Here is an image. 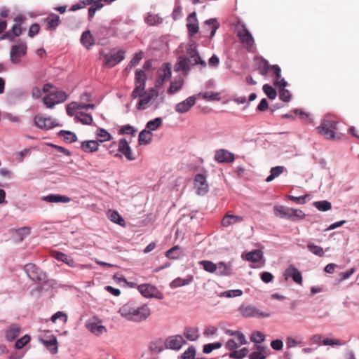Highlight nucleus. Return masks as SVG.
<instances>
[{
    "mask_svg": "<svg viewBox=\"0 0 359 359\" xmlns=\"http://www.w3.org/2000/svg\"><path fill=\"white\" fill-rule=\"evenodd\" d=\"M273 210L276 216L290 219L292 221L303 219L305 217V214L301 210L287 208L283 205L275 206Z\"/></svg>",
    "mask_w": 359,
    "mask_h": 359,
    "instance_id": "1",
    "label": "nucleus"
},
{
    "mask_svg": "<svg viewBox=\"0 0 359 359\" xmlns=\"http://www.w3.org/2000/svg\"><path fill=\"white\" fill-rule=\"evenodd\" d=\"M338 122L332 118L324 119L316 128L318 133L329 140L335 139L334 130L337 128Z\"/></svg>",
    "mask_w": 359,
    "mask_h": 359,
    "instance_id": "2",
    "label": "nucleus"
},
{
    "mask_svg": "<svg viewBox=\"0 0 359 359\" xmlns=\"http://www.w3.org/2000/svg\"><path fill=\"white\" fill-rule=\"evenodd\" d=\"M237 36L242 45L249 52H254L255 49L254 38L244 25L238 28Z\"/></svg>",
    "mask_w": 359,
    "mask_h": 359,
    "instance_id": "3",
    "label": "nucleus"
},
{
    "mask_svg": "<svg viewBox=\"0 0 359 359\" xmlns=\"http://www.w3.org/2000/svg\"><path fill=\"white\" fill-rule=\"evenodd\" d=\"M67 99V95L65 91L54 90L43 98V102L48 108H53L55 104L64 102Z\"/></svg>",
    "mask_w": 359,
    "mask_h": 359,
    "instance_id": "4",
    "label": "nucleus"
},
{
    "mask_svg": "<svg viewBox=\"0 0 359 359\" xmlns=\"http://www.w3.org/2000/svg\"><path fill=\"white\" fill-rule=\"evenodd\" d=\"M187 54L191 59V65H201L203 67L206 66V62L203 60L196 49V43L194 41L189 42L187 46Z\"/></svg>",
    "mask_w": 359,
    "mask_h": 359,
    "instance_id": "5",
    "label": "nucleus"
},
{
    "mask_svg": "<svg viewBox=\"0 0 359 359\" xmlns=\"http://www.w3.org/2000/svg\"><path fill=\"white\" fill-rule=\"evenodd\" d=\"M227 333L231 336H234L236 339H229L226 341L225 346L226 348L230 351H233L237 348L240 347L241 345L245 344L247 341L245 338V336L243 333L238 331H227Z\"/></svg>",
    "mask_w": 359,
    "mask_h": 359,
    "instance_id": "6",
    "label": "nucleus"
},
{
    "mask_svg": "<svg viewBox=\"0 0 359 359\" xmlns=\"http://www.w3.org/2000/svg\"><path fill=\"white\" fill-rule=\"evenodd\" d=\"M125 50H120L115 53L106 54L104 56V65L111 68L125 59Z\"/></svg>",
    "mask_w": 359,
    "mask_h": 359,
    "instance_id": "7",
    "label": "nucleus"
},
{
    "mask_svg": "<svg viewBox=\"0 0 359 359\" xmlns=\"http://www.w3.org/2000/svg\"><path fill=\"white\" fill-rule=\"evenodd\" d=\"M27 46L25 43H21L14 45L11 47L10 57L12 63L18 64L20 62V58L27 53Z\"/></svg>",
    "mask_w": 359,
    "mask_h": 359,
    "instance_id": "8",
    "label": "nucleus"
},
{
    "mask_svg": "<svg viewBox=\"0 0 359 359\" xmlns=\"http://www.w3.org/2000/svg\"><path fill=\"white\" fill-rule=\"evenodd\" d=\"M138 291L145 297H155L158 299H163V294L156 287L151 284H142L138 286Z\"/></svg>",
    "mask_w": 359,
    "mask_h": 359,
    "instance_id": "9",
    "label": "nucleus"
},
{
    "mask_svg": "<svg viewBox=\"0 0 359 359\" xmlns=\"http://www.w3.org/2000/svg\"><path fill=\"white\" fill-rule=\"evenodd\" d=\"M171 76V67L168 63H163L157 72L156 87L161 88L165 81Z\"/></svg>",
    "mask_w": 359,
    "mask_h": 359,
    "instance_id": "10",
    "label": "nucleus"
},
{
    "mask_svg": "<svg viewBox=\"0 0 359 359\" xmlns=\"http://www.w3.org/2000/svg\"><path fill=\"white\" fill-rule=\"evenodd\" d=\"M194 185L198 195H205L208 191V184L206 176L203 174H196L194 180Z\"/></svg>",
    "mask_w": 359,
    "mask_h": 359,
    "instance_id": "11",
    "label": "nucleus"
},
{
    "mask_svg": "<svg viewBox=\"0 0 359 359\" xmlns=\"http://www.w3.org/2000/svg\"><path fill=\"white\" fill-rule=\"evenodd\" d=\"M186 343V341L181 335H173L168 337L164 342L165 348L172 350H180Z\"/></svg>",
    "mask_w": 359,
    "mask_h": 359,
    "instance_id": "12",
    "label": "nucleus"
},
{
    "mask_svg": "<svg viewBox=\"0 0 359 359\" xmlns=\"http://www.w3.org/2000/svg\"><path fill=\"white\" fill-rule=\"evenodd\" d=\"M34 123L39 128L42 130H49L57 126L55 119L42 115H36L34 117Z\"/></svg>",
    "mask_w": 359,
    "mask_h": 359,
    "instance_id": "13",
    "label": "nucleus"
},
{
    "mask_svg": "<svg viewBox=\"0 0 359 359\" xmlns=\"http://www.w3.org/2000/svg\"><path fill=\"white\" fill-rule=\"evenodd\" d=\"M158 95V93L154 88H151L144 93L143 96L140 99L137 104V109H145L149 107L150 102L156 98Z\"/></svg>",
    "mask_w": 359,
    "mask_h": 359,
    "instance_id": "14",
    "label": "nucleus"
},
{
    "mask_svg": "<svg viewBox=\"0 0 359 359\" xmlns=\"http://www.w3.org/2000/svg\"><path fill=\"white\" fill-rule=\"evenodd\" d=\"M151 315V309L147 304L140 306H136L132 321L141 322L146 320Z\"/></svg>",
    "mask_w": 359,
    "mask_h": 359,
    "instance_id": "15",
    "label": "nucleus"
},
{
    "mask_svg": "<svg viewBox=\"0 0 359 359\" xmlns=\"http://www.w3.org/2000/svg\"><path fill=\"white\" fill-rule=\"evenodd\" d=\"M241 313L244 317H258V318H266L270 316L269 313L262 312L257 308L252 306H247L241 307L240 309Z\"/></svg>",
    "mask_w": 359,
    "mask_h": 359,
    "instance_id": "16",
    "label": "nucleus"
},
{
    "mask_svg": "<svg viewBox=\"0 0 359 359\" xmlns=\"http://www.w3.org/2000/svg\"><path fill=\"white\" fill-rule=\"evenodd\" d=\"M130 142L126 138H121L118 142V152L123 154L128 161L135 160V156L133 155L132 149L129 146Z\"/></svg>",
    "mask_w": 359,
    "mask_h": 359,
    "instance_id": "17",
    "label": "nucleus"
},
{
    "mask_svg": "<svg viewBox=\"0 0 359 359\" xmlns=\"http://www.w3.org/2000/svg\"><path fill=\"white\" fill-rule=\"evenodd\" d=\"M244 217L241 215H236L231 212H226L222 217L221 224L224 227H229L236 224L243 222Z\"/></svg>",
    "mask_w": 359,
    "mask_h": 359,
    "instance_id": "18",
    "label": "nucleus"
},
{
    "mask_svg": "<svg viewBox=\"0 0 359 359\" xmlns=\"http://www.w3.org/2000/svg\"><path fill=\"white\" fill-rule=\"evenodd\" d=\"M196 97L190 96L175 106V111L179 114L188 112L190 109L196 104Z\"/></svg>",
    "mask_w": 359,
    "mask_h": 359,
    "instance_id": "19",
    "label": "nucleus"
},
{
    "mask_svg": "<svg viewBox=\"0 0 359 359\" xmlns=\"http://www.w3.org/2000/svg\"><path fill=\"white\" fill-rule=\"evenodd\" d=\"M136 306L134 302H129L120 308L118 313L122 317L132 321Z\"/></svg>",
    "mask_w": 359,
    "mask_h": 359,
    "instance_id": "20",
    "label": "nucleus"
},
{
    "mask_svg": "<svg viewBox=\"0 0 359 359\" xmlns=\"http://www.w3.org/2000/svg\"><path fill=\"white\" fill-rule=\"evenodd\" d=\"M187 27L189 34L191 36H194L198 32L199 27L196 12H193L189 15L187 19Z\"/></svg>",
    "mask_w": 359,
    "mask_h": 359,
    "instance_id": "21",
    "label": "nucleus"
},
{
    "mask_svg": "<svg viewBox=\"0 0 359 359\" xmlns=\"http://www.w3.org/2000/svg\"><path fill=\"white\" fill-rule=\"evenodd\" d=\"M271 76H273V85L276 87H286L287 82L281 76V69L278 65L271 67Z\"/></svg>",
    "mask_w": 359,
    "mask_h": 359,
    "instance_id": "22",
    "label": "nucleus"
},
{
    "mask_svg": "<svg viewBox=\"0 0 359 359\" xmlns=\"http://www.w3.org/2000/svg\"><path fill=\"white\" fill-rule=\"evenodd\" d=\"M215 160L218 163H231L234 161V155L229 151L222 149L216 151Z\"/></svg>",
    "mask_w": 359,
    "mask_h": 359,
    "instance_id": "23",
    "label": "nucleus"
},
{
    "mask_svg": "<svg viewBox=\"0 0 359 359\" xmlns=\"http://www.w3.org/2000/svg\"><path fill=\"white\" fill-rule=\"evenodd\" d=\"M285 278H292L293 281L299 285L302 284V276L300 271L294 266H290L285 271Z\"/></svg>",
    "mask_w": 359,
    "mask_h": 359,
    "instance_id": "24",
    "label": "nucleus"
},
{
    "mask_svg": "<svg viewBox=\"0 0 359 359\" xmlns=\"http://www.w3.org/2000/svg\"><path fill=\"white\" fill-rule=\"evenodd\" d=\"M25 272L28 276L34 281H40L41 280L39 269L34 264H27L24 267Z\"/></svg>",
    "mask_w": 359,
    "mask_h": 359,
    "instance_id": "25",
    "label": "nucleus"
},
{
    "mask_svg": "<svg viewBox=\"0 0 359 359\" xmlns=\"http://www.w3.org/2000/svg\"><path fill=\"white\" fill-rule=\"evenodd\" d=\"M216 273L220 276H229L233 274V269L230 263L219 262L216 264Z\"/></svg>",
    "mask_w": 359,
    "mask_h": 359,
    "instance_id": "26",
    "label": "nucleus"
},
{
    "mask_svg": "<svg viewBox=\"0 0 359 359\" xmlns=\"http://www.w3.org/2000/svg\"><path fill=\"white\" fill-rule=\"evenodd\" d=\"M20 326L17 324L11 325L6 331L5 337L8 341L15 340L20 333Z\"/></svg>",
    "mask_w": 359,
    "mask_h": 359,
    "instance_id": "27",
    "label": "nucleus"
},
{
    "mask_svg": "<svg viewBox=\"0 0 359 359\" xmlns=\"http://www.w3.org/2000/svg\"><path fill=\"white\" fill-rule=\"evenodd\" d=\"M41 342L50 351L52 354H56L58 351V344L56 337L51 335L49 339H41Z\"/></svg>",
    "mask_w": 359,
    "mask_h": 359,
    "instance_id": "28",
    "label": "nucleus"
},
{
    "mask_svg": "<svg viewBox=\"0 0 359 359\" xmlns=\"http://www.w3.org/2000/svg\"><path fill=\"white\" fill-rule=\"evenodd\" d=\"M23 32L21 25H14L12 27L11 32H6L5 34L0 36V40L8 39L11 41L14 40L15 36H20Z\"/></svg>",
    "mask_w": 359,
    "mask_h": 359,
    "instance_id": "29",
    "label": "nucleus"
},
{
    "mask_svg": "<svg viewBox=\"0 0 359 359\" xmlns=\"http://www.w3.org/2000/svg\"><path fill=\"white\" fill-rule=\"evenodd\" d=\"M47 30H55L60 24V19L58 15L51 13L45 20Z\"/></svg>",
    "mask_w": 359,
    "mask_h": 359,
    "instance_id": "30",
    "label": "nucleus"
},
{
    "mask_svg": "<svg viewBox=\"0 0 359 359\" xmlns=\"http://www.w3.org/2000/svg\"><path fill=\"white\" fill-rule=\"evenodd\" d=\"M257 67L259 73L262 76H266L268 73L271 72L273 65H269L265 59L260 58L257 61Z\"/></svg>",
    "mask_w": 359,
    "mask_h": 359,
    "instance_id": "31",
    "label": "nucleus"
},
{
    "mask_svg": "<svg viewBox=\"0 0 359 359\" xmlns=\"http://www.w3.org/2000/svg\"><path fill=\"white\" fill-rule=\"evenodd\" d=\"M43 201L48 203H69L70 198L66 196L60 194H50L46 196H43Z\"/></svg>",
    "mask_w": 359,
    "mask_h": 359,
    "instance_id": "32",
    "label": "nucleus"
},
{
    "mask_svg": "<svg viewBox=\"0 0 359 359\" xmlns=\"http://www.w3.org/2000/svg\"><path fill=\"white\" fill-rule=\"evenodd\" d=\"M219 24L216 19H210L205 22L203 29L205 32H210V38L213 37L217 29L219 28Z\"/></svg>",
    "mask_w": 359,
    "mask_h": 359,
    "instance_id": "33",
    "label": "nucleus"
},
{
    "mask_svg": "<svg viewBox=\"0 0 359 359\" xmlns=\"http://www.w3.org/2000/svg\"><path fill=\"white\" fill-rule=\"evenodd\" d=\"M81 148L84 152L93 153L98 150L99 144L95 140L84 141L81 142Z\"/></svg>",
    "mask_w": 359,
    "mask_h": 359,
    "instance_id": "34",
    "label": "nucleus"
},
{
    "mask_svg": "<svg viewBox=\"0 0 359 359\" xmlns=\"http://www.w3.org/2000/svg\"><path fill=\"white\" fill-rule=\"evenodd\" d=\"M86 327L90 332L97 336L101 335L107 332V329L104 326L93 322L88 323Z\"/></svg>",
    "mask_w": 359,
    "mask_h": 359,
    "instance_id": "35",
    "label": "nucleus"
},
{
    "mask_svg": "<svg viewBox=\"0 0 359 359\" xmlns=\"http://www.w3.org/2000/svg\"><path fill=\"white\" fill-rule=\"evenodd\" d=\"M307 249L313 255L323 257L327 249L324 250L321 246L316 245L313 242L309 241L307 243Z\"/></svg>",
    "mask_w": 359,
    "mask_h": 359,
    "instance_id": "36",
    "label": "nucleus"
},
{
    "mask_svg": "<svg viewBox=\"0 0 359 359\" xmlns=\"http://www.w3.org/2000/svg\"><path fill=\"white\" fill-rule=\"evenodd\" d=\"M263 257L262 252L260 250H253L250 252H248L245 257L243 256V257L246 259L247 261L257 263L259 261L262 259Z\"/></svg>",
    "mask_w": 359,
    "mask_h": 359,
    "instance_id": "37",
    "label": "nucleus"
},
{
    "mask_svg": "<svg viewBox=\"0 0 359 359\" xmlns=\"http://www.w3.org/2000/svg\"><path fill=\"white\" fill-rule=\"evenodd\" d=\"M147 74L143 69H137L135 75V86L145 87Z\"/></svg>",
    "mask_w": 359,
    "mask_h": 359,
    "instance_id": "38",
    "label": "nucleus"
},
{
    "mask_svg": "<svg viewBox=\"0 0 359 359\" xmlns=\"http://www.w3.org/2000/svg\"><path fill=\"white\" fill-rule=\"evenodd\" d=\"M53 256L57 260L62 261L65 263H66L68 266L71 267L74 266V259L68 256L67 255L64 254L61 252H54L53 253Z\"/></svg>",
    "mask_w": 359,
    "mask_h": 359,
    "instance_id": "39",
    "label": "nucleus"
},
{
    "mask_svg": "<svg viewBox=\"0 0 359 359\" xmlns=\"http://www.w3.org/2000/svg\"><path fill=\"white\" fill-rule=\"evenodd\" d=\"M108 217L112 222L118 224L121 226H125L126 225L124 219L117 211L109 210L108 212Z\"/></svg>",
    "mask_w": 359,
    "mask_h": 359,
    "instance_id": "40",
    "label": "nucleus"
},
{
    "mask_svg": "<svg viewBox=\"0 0 359 359\" xmlns=\"http://www.w3.org/2000/svg\"><path fill=\"white\" fill-rule=\"evenodd\" d=\"M184 83V79L182 77L179 76L176 78L173 81L170 83V88L168 89V93L173 94L177 91L180 90Z\"/></svg>",
    "mask_w": 359,
    "mask_h": 359,
    "instance_id": "41",
    "label": "nucleus"
},
{
    "mask_svg": "<svg viewBox=\"0 0 359 359\" xmlns=\"http://www.w3.org/2000/svg\"><path fill=\"white\" fill-rule=\"evenodd\" d=\"M257 351H254L249 355L250 359H265L267 348L262 346H255Z\"/></svg>",
    "mask_w": 359,
    "mask_h": 359,
    "instance_id": "42",
    "label": "nucleus"
},
{
    "mask_svg": "<svg viewBox=\"0 0 359 359\" xmlns=\"http://www.w3.org/2000/svg\"><path fill=\"white\" fill-rule=\"evenodd\" d=\"M75 119L85 125H91L93 121L90 114L82 111L76 114Z\"/></svg>",
    "mask_w": 359,
    "mask_h": 359,
    "instance_id": "43",
    "label": "nucleus"
},
{
    "mask_svg": "<svg viewBox=\"0 0 359 359\" xmlns=\"http://www.w3.org/2000/svg\"><path fill=\"white\" fill-rule=\"evenodd\" d=\"M152 133L151 131L144 129L142 130L138 137V142L140 144H148L152 139Z\"/></svg>",
    "mask_w": 359,
    "mask_h": 359,
    "instance_id": "44",
    "label": "nucleus"
},
{
    "mask_svg": "<svg viewBox=\"0 0 359 359\" xmlns=\"http://www.w3.org/2000/svg\"><path fill=\"white\" fill-rule=\"evenodd\" d=\"M190 65H191V59L189 58H182L180 60L177 64V67L176 68L177 71H183L184 74L187 75L188 72L190 69Z\"/></svg>",
    "mask_w": 359,
    "mask_h": 359,
    "instance_id": "45",
    "label": "nucleus"
},
{
    "mask_svg": "<svg viewBox=\"0 0 359 359\" xmlns=\"http://www.w3.org/2000/svg\"><path fill=\"white\" fill-rule=\"evenodd\" d=\"M81 43L87 48H89L94 44V40L91 36L90 31H85L81 37Z\"/></svg>",
    "mask_w": 359,
    "mask_h": 359,
    "instance_id": "46",
    "label": "nucleus"
},
{
    "mask_svg": "<svg viewBox=\"0 0 359 359\" xmlns=\"http://www.w3.org/2000/svg\"><path fill=\"white\" fill-rule=\"evenodd\" d=\"M78 109H83L82 102H72L67 106V114L69 116H74L75 111Z\"/></svg>",
    "mask_w": 359,
    "mask_h": 359,
    "instance_id": "47",
    "label": "nucleus"
},
{
    "mask_svg": "<svg viewBox=\"0 0 359 359\" xmlns=\"http://www.w3.org/2000/svg\"><path fill=\"white\" fill-rule=\"evenodd\" d=\"M284 167L276 166L271 169L270 175L266 177V182H269L273 180L276 177H278L284 171Z\"/></svg>",
    "mask_w": 359,
    "mask_h": 359,
    "instance_id": "48",
    "label": "nucleus"
},
{
    "mask_svg": "<svg viewBox=\"0 0 359 359\" xmlns=\"http://www.w3.org/2000/svg\"><path fill=\"white\" fill-rule=\"evenodd\" d=\"M198 264L201 265L203 267V269L207 272L211 273L216 272L217 264L212 262V261L202 260L198 262Z\"/></svg>",
    "mask_w": 359,
    "mask_h": 359,
    "instance_id": "49",
    "label": "nucleus"
},
{
    "mask_svg": "<svg viewBox=\"0 0 359 359\" xmlns=\"http://www.w3.org/2000/svg\"><path fill=\"white\" fill-rule=\"evenodd\" d=\"M161 124L162 118L160 117H157L147 122L146 125V129L149 131L156 130L161 126Z\"/></svg>",
    "mask_w": 359,
    "mask_h": 359,
    "instance_id": "50",
    "label": "nucleus"
},
{
    "mask_svg": "<svg viewBox=\"0 0 359 359\" xmlns=\"http://www.w3.org/2000/svg\"><path fill=\"white\" fill-rule=\"evenodd\" d=\"M184 336L190 341H195L198 337V330L196 328H186L184 332Z\"/></svg>",
    "mask_w": 359,
    "mask_h": 359,
    "instance_id": "51",
    "label": "nucleus"
},
{
    "mask_svg": "<svg viewBox=\"0 0 359 359\" xmlns=\"http://www.w3.org/2000/svg\"><path fill=\"white\" fill-rule=\"evenodd\" d=\"M96 135L100 142L110 140L111 137V135L103 128H98L96 131Z\"/></svg>",
    "mask_w": 359,
    "mask_h": 359,
    "instance_id": "52",
    "label": "nucleus"
},
{
    "mask_svg": "<svg viewBox=\"0 0 359 359\" xmlns=\"http://www.w3.org/2000/svg\"><path fill=\"white\" fill-rule=\"evenodd\" d=\"M203 100L207 101H214V100H219L220 95L219 93H212V92H204L201 93L199 94Z\"/></svg>",
    "mask_w": 359,
    "mask_h": 359,
    "instance_id": "53",
    "label": "nucleus"
},
{
    "mask_svg": "<svg viewBox=\"0 0 359 359\" xmlns=\"http://www.w3.org/2000/svg\"><path fill=\"white\" fill-rule=\"evenodd\" d=\"M59 135L64 137L65 140L69 143L74 142L77 140L76 134L70 131L61 130Z\"/></svg>",
    "mask_w": 359,
    "mask_h": 359,
    "instance_id": "54",
    "label": "nucleus"
},
{
    "mask_svg": "<svg viewBox=\"0 0 359 359\" xmlns=\"http://www.w3.org/2000/svg\"><path fill=\"white\" fill-rule=\"evenodd\" d=\"M248 353V349L247 348H243L239 351H236V349H234L229 354V357L231 358H234V359H242L246 356Z\"/></svg>",
    "mask_w": 359,
    "mask_h": 359,
    "instance_id": "55",
    "label": "nucleus"
},
{
    "mask_svg": "<svg viewBox=\"0 0 359 359\" xmlns=\"http://www.w3.org/2000/svg\"><path fill=\"white\" fill-rule=\"evenodd\" d=\"M313 205L320 211H327L332 208L331 203L327 201H316Z\"/></svg>",
    "mask_w": 359,
    "mask_h": 359,
    "instance_id": "56",
    "label": "nucleus"
},
{
    "mask_svg": "<svg viewBox=\"0 0 359 359\" xmlns=\"http://www.w3.org/2000/svg\"><path fill=\"white\" fill-rule=\"evenodd\" d=\"M180 247L175 245L165 252V256L169 259H177L180 256Z\"/></svg>",
    "mask_w": 359,
    "mask_h": 359,
    "instance_id": "57",
    "label": "nucleus"
},
{
    "mask_svg": "<svg viewBox=\"0 0 359 359\" xmlns=\"http://www.w3.org/2000/svg\"><path fill=\"white\" fill-rule=\"evenodd\" d=\"M263 91L270 100H274L277 96L276 90L269 84L263 86Z\"/></svg>",
    "mask_w": 359,
    "mask_h": 359,
    "instance_id": "58",
    "label": "nucleus"
},
{
    "mask_svg": "<svg viewBox=\"0 0 359 359\" xmlns=\"http://www.w3.org/2000/svg\"><path fill=\"white\" fill-rule=\"evenodd\" d=\"M136 132V129H135L130 125L128 124L123 126L119 130L118 133L121 135H130L132 137H134L135 135Z\"/></svg>",
    "mask_w": 359,
    "mask_h": 359,
    "instance_id": "59",
    "label": "nucleus"
},
{
    "mask_svg": "<svg viewBox=\"0 0 359 359\" xmlns=\"http://www.w3.org/2000/svg\"><path fill=\"white\" fill-rule=\"evenodd\" d=\"M279 88V98L283 102H289L291 99V94L290 91L285 89V87Z\"/></svg>",
    "mask_w": 359,
    "mask_h": 359,
    "instance_id": "60",
    "label": "nucleus"
},
{
    "mask_svg": "<svg viewBox=\"0 0 359 359\" xmlns=\"http://www.w3.org/2000/svg\"><path fill=\"white\" fill-rule=\"evenodd\" d=\"M189 282H190V280H188V279H183V278H175V280H173L170 283V286L172 288H176V287H181V286H183V285H188L189 283Z\"/></svg>",
    "mask_w": 359,
    "mask_h": 359,
    "instance_id": "61",
    "label": "nucleus"
},
{
    "mask_svg": "<svg viewBox=\"0 0 359 359\" xmlns=\"http://www.w3.org/2000/svg\"><path fill=\"white\" fill-rule=\"evenodd\" d=\"M30 337L27 334L24 335L20 339H18L15 344V348L16 349H20L24 347L30 341Z\"/></svg>",
    "mask_w": 359,
    "mask_h": 359,
    "instance_id": "62",
    "label": "nucleus"
},
{
    "mask_svg": "<svg viewBox=\"0 0 359 359\" xmlns=\"http://www.w3.org/2000/svg\"><path fill=\"white\" fill-rule=\"evenodd\" d=\"M221 347H222V343H220V342L207 344L203 346V351L204 353H210L214 349H217Z\"/></svg>",
    "mask_w": 359,
    "mask_h": 359,
    "instance_id": "63",
    "label": "nucleus"
},
{
    "mask_svg": "<svg viewBox=\"0 0 359 359\" xmlns=\"http://www.w3.org/2000/svg\"><path fill=\"white\" fill-rule=\"evenodd\" d=\"M250 339L255 343L259 344L264 341L265 336L261 332L256 331L252 334Z\"/></svg>",
    "mask_w": 359,
    "mask_h": 359,
    "instance_id": "64",
    "label": "nucleus"
}]
</instances>
